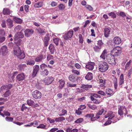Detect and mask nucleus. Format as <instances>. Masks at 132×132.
<instances>
[{"label": "nucleus", "mask_w": 132, "mask_h": 132, "mask_svg": "<svg viewBox=\"0 0 132 132\" xmlns=\"http://www.w3.org/2000/svg\"><path fill=\"white\" fill-rule=\"evenodd\" d=\"M14 54L20 59H23L25 57L24 53L21 51L20 47L18 46H17L14 49Z\"/></svg>", "instance_id": "1"}, {"label": "nucleus", "mask_w": 132, "mask_h": 132, "mask_svg": "<svg viewBox=\"0 0 132 132\" xmlns=\"http://www.w3.org/2000/svg\"><path fill=\"white\" fill-rule=\"evenodd\" d=\"M98 69L101 72H104L107 71L109 67L106 62L103 61L100 62L98 65Z\"/></svg>", "instance_id": "2"}, {"label": "nucleus", "mask_w": 132, "mask_h": 132, "mask_svg": "<svg viewBox=\"0 0 132 132\" xmlns=\"http://www.w3.org/2000/svg\"><path fill=\"white\" fill-rule=\"evenodd\" d=\"M107 62L112 65H116V63L114 56L111 54H108L106 58Z\"/></svg>", "instance_id": "3"}, {"label": "nucleus", "mask_w": 132, "mask_h": 132, "mask_svg": "<svg viewBox=\"0 0 132 132\" xmlns=\"http://www.w3.org/2000/svg\"><path fill=\"white\" fill-rule=\"evenodd\" d=\"M121 48L120 47H116L111 51V53L115 56H118L121 53Z\"/></svg>", "instance_id": "4"}, {"label": "nucleus", "mask_w": 132, "mask_h": 132, "mask_svg": "<svg viewBox=\"0 0 132 132\" xmlns=\"http://www.w3.org/2000/svg\"><path fill=\"white\" fill-rule=\"evenodd\" d=\"M73 33V31L72 30H70L63 36V38L65 40H67L71 38L72 37Z\"/></svg>", "instance_id": "5"}, {"label": "nucleus", "mask_w": 132, "mask_h": 132, "mask_svg": "<svg viewBox=\"0 0 132 132\" xmlns=\"http://www.w3.org/2000/svg\"><path fill=\"white\" fill-rule=\"evenodd\" d=\"M33 97L36 99H40L42 96L41 93L37 90H36L32 92Z\"/></svg>", "instance_id": "6"}, {"label": "nucleus", "mask_w": 132, "mask_h": 132, "mask_svg": "<svg viewBox=\"0 0 132 132\" xmlns=\"http://www.w3.org/2000/svg\"><path fill=\"white\" fill-rule=\"evenodd\" d=\"M34 32L33 30L30 29H26L24 31V35L27 37H29L32 35Z\"/></svg>", "instance_id": "7"}, {"label": "nucleus", "mask_w": 132, "mask_h": 132, "mask_svg": "<svg viewBox=\"0 0 132 132\" xmlns=\"http://www.w3.org/2000/svg\"><path fill=\"white\" fill-rule=\"evenodd\" d=\"M95 65L94 62H90L86 65V68L89 70H92L94 69Z\"/></svg>", "instance_id": "8"}, {"label": "nucleus", "mask_w": 132, "mask_h": 132, "mask_svg": "<svg viewBox=\"0 0 132 132\" xmlns=\"http://www.w3.org/2000/svg\"><path fill=\"white\" fill-rule=\"evenodd\" d=\"M0 51H1V52H2V54L3 55H6L8 52L7 48L6 46H2Z\"/></svg>", "instance_id": "9"}, {"label": "nucleus", "mask_w": 132, "mask_h": 132, "mask_svg": "<svg viewBox=\"0 0 132 132\" xmlns=\"http://www.w3.org/2000/svg\"><path fill=\"white\" fill-rule=\"evenodd\" d=\"M24 78V75L23 73L19 74L16 77V80L19 81L23 80Z\"/></svg>", "instance_id": "10"}, {"label": "nucleus", "mask_w": 132, "mask_h": 132, "mask_svg": "<svg viewBox=\"0 0 132 132\" xmlns=\"http://www.w3.org/2000/svg\"><path fill=\"white\" fill-rule=\"evenodd\" d=\"M110 28L109 27H106L104 29V35L106 37H108L110 34Z\"/></svg>", "instance_id": "11"}, {"label": "nucleus", "mask_w": 132, "mask_h": 132, "mask_svg": "<svg viewBox=\"0 0 132 132\" xmlns=\"http://www.w3.org/2000/svg\"><path fill=\"white\" fill-rule=\"evenodd\" d=\"M24 37V35L23 33L20 32H18L15 35L14 39L16 40L18 38H22Z\"/></svg>", "instance_id": "12"}, {"label": "nucleus", "mask_w": 132, "mask_h": 132, "mask_svg": "<svg viewBox=\"0 0 132 132\" xmlns=\"http://www.w3.org/2000/svg\"><path fill=\"white\" fill-rule=\"evenodd\" d=\"M34 56H32L31 57V59H30L27 62V65H34L35 63V62L34 60Z\"/></svg>", "instance_id": "13"}, {"label": "nucleus", "mask_w": 132, "mask_h": 132, "mask_svg": "<svg viewBox=\"0 0 132 132\" xmlns=\"http://www.w3.org/2000/svg\"><path fill=\"white\" fill-rule=\"evenodd\" d=\"M113 41L115 44H119L121 43V39L120 37L116 36L114 38Z\"/></svg>", "instance_id": "14"}, {"label": "nucleus", "mask_w": 132, "mask_h": 132, "mask_svg": "<svg viewBox=\"0 0 132 132\" xmlns=\"http://www.w3.org/2000/svg\"><path fill=\"white\" fill-rule=\"evenodd\" d=\"M12 85L10 84L8 85L3 86L1 87V89L2 90H9L12 87Z\"/></svg>", "instance_id": "15"}, {"label": "nucleus", "mask_w": 132, "mask_h": 132, "mask_svg": "<svg viewBox=\"0 0 132 132\" xmlns=\"http://www.w3.org/2000/svg\"><path fill=\"white\" fill-rule=\"evenodd\" d=\"M35 61L37 62H41L43 59V56L42 55H39L36 58H34Z\"/></svg>", "instance_id": "16"}, {"label": "nucleus", "mask_w": 132, "mask_h": 132, "mask_svg": "<svg viewBox=\"0 0 132 132\" xmlns=\"http://www.w3.org/2000/svg\"><path fill=\"white\" fill-rule=\"evenodd\" d=\"M2 12L4 15H7L10 14L11 11L9 9L5 8L3 9Z\"/></svg>", "instance_id": "17"}, {"label": "nucleus", "mask_w": 132, "mask_h": 132, "mask_svg": "<svg viewBox=\"0 0 132 132\" xmlns=\"http://www.w3.org/2000/svg\"><path fill=\"white\" fill-rule=\"evenodd\" d=\"M108 51L106 49H104L101 55L100 56V57L103 60H104L106 58V56L108 53Z\"/></svg>", "instance_id": "18"}, {"label": "nucleus", "mask_w": 132, "mask_h": 132, "mask_svg": "<svg viewBox=\"0 0 132 132\" xmlns=\"http://www.w3.org/2000/svg\"><path fill=\"white\" fill-rule=\"evenodd\" d=\"M6 23L8 27L10 28L13 26L12 21L10 19H8L6 20Z\"/></svg>", "instance_id": "19"}, {"label": "nucleus", "mask_w": 132, "mask_h": 132, "mask_svg": "<svg viewBox=\"0 0 132 132\" xmlns=\"http://www.w3.org/2000/svg\"><path fill=\"white\" fill-rule=\"evenodd\" d=\"M93 78V75L92 73L88 72L85 77V79L88 80H91Z\"/></svg>", "instance_id": "20"}, {"label": "nucleus", "mask_w": 132, "mask_h": 132, "mask_svg": "<svg viewBox=\"0 0 132 132\" xmlns=\"http://www.w3.org/2000/svg\"><path fill=\"white\" fill-rule=\"evenodd\" d=\"M51 54H53L54 52V45L52 44H51L48 48Z\"/></svg>", "instance_id": "21"}, {"label": "nucleus", "mask_w": 132, "mask_h": 132, "mask_svg": "<svg viewBox=\"0 0 132 132\" xmlns=\"http://www.w3.org/2000/svg\"><path fill=\"white\" fill-rule=\"evenodd\" d=\"M108 117H109L108 119L109 120L112 119L115 116L114 113L111 111L109 112L108 113Z\"/></svg>", "instance_id": "22"}, {"label": "nucleus", "mask_w": 132, "mask_h": 132, "mask_svg": "<svg viewBox=\"0 0 132 132\" xmlns=\"http://www.w3.org/2000/svg\"><path fill=\"white\" fill-rule=\"evenodd\" d=\"M26 67V65L25 64H20L18 66V69L19 71H21L24 70V69Z\"/></svg>", "instance_id": "23"}, {"label": "nucleus", "mask_w": 132, "mask_h": 132, "mask_svg": "<svg viewBox=\"0 0 132 132\" xmlns=\"http://www.w3.org/2000/svg\"><path fill=\"white\" fill-rule=\"evenodd\" d=\"M102 48V46H99L98 45H95L94 46L93 48L95 52H98L100 51L101 49Z\"/></svg>", "instance_id": "24"}, {"label": "nucleus", "mask_w": 132, "mask_h": 132, "mask_svg": "<svg viewBox=\"0 0 132 132\" xmlns=\"http://www.w3.org/2000/svg\"><path fill=\"white\" fill-rule=\"evenodd\" d=\"M125 106H121L120 108L119 109L118 111V114L120 115V116H122L123 114V110L125 109Z\"/></svg>", "instance_id": "25"}, {"label": "nucleus", "mask_w": 132, "mask_h": 132, "mask_svg": "<svg viewBox=\"0 0 132 132\" xmlns=\"http://www.w3.org/2000/svg\"><path fill=\"white\" fill-rule=\"evenodd\" d=\"M13 20L16 23H20L22 22V19L16 17H14Z\"/></svg>", "instance_id": "26"}, {"label": "nucleus", "mask_w": 132, "mask_h": 132, "mask_svg": "<svg viewBox=\"0 0 132 132\" xmlns=\"http://www.w3.org/2000/svg\"><path fill=\"white\" fill-rule=\"evenodd\" d=\"M11 94L10 90H8L4 93L3 95L4 97H6L9 96Z\"/></svg>", "instance_id": "27"}, {"label": "nucleus", "mask_w": 132, "mask_h": 132, "mask_svg": "<svg viewBox=\"0 0 132 132\" xmlns=\"http://www.w3.org/2000/svg\"><path fill=\"white\" fill-rule=\"evenodd\" d=\"M87 106L89 108L93 110H95L97 108V106L94 105H91L90 104H87Z\"/></svg>", "instance_id": "28"}, {"label": "nucleus", "mask_w": 132, "mask_h": 132, "mask_svg": "<svg viewBox=\"0 0 132 132\" xmlns=\"http://www.w3.org/2000/svg\"><path fill=\"white\" fill-rule=\"evenodd\" d=\"M43 5V3L42 2H39L36 3L34 5L35 7L37 8L42 7Z\"/></svg>", "instance_id": "29"}, {"label": "nucleus", "mask_w": 132, "mask_h": 132, "mask_svg": "<svg viewBox=\"0 0 132 132\" xmlns=\"http://www.w3.org/2000/svg\"><path fill=\"white\" fill-rule=\"evenodd\" d=\"M55 120L56 122H59L65 120V118L63 117H60L58 118H55Z\"/></svg>", "instance_id": "30"}, {"label": "nucleus", "mask_w": 132, "mask_h": 132, "mask_svg": "<svg viewBox=\"0 0 132 132\" xmlns=\"http://www.w3.org/2000/svg\"><path fill=\"white\" fill-rule=\"evenodd\" d=\"M41 74L44 75V76H47L48 73V70L47 69H45L44 70H42L41 71Z\"/></svg>", "instance_id": "31"}, {"label": "nucleus", "mask_w": 132, "mask_h": 132, "mask_svg": "<svg viewBox=\"0 0 132 132\" xmlns=\"http://www.w3.org/2000/svg\"><path fill=\"white\" fill-rule=\"evenodd\" d=\"M113 93V91L110 89H106V93L109 95H111V94H112Z\"/></svg>", "instance_id": "32"}, {"label": "nucleus", "mask_w": 132, "mask_h": 132, "mask_svg": "<svg viewBox=\"0 0 132 132\" xmlns=\"http://www.w3.org/2000/svg\"><path fill=\"white\" fill-rule=\"evenodd\" d=\"M27 104L29 106H32L34 104V103L32 100H28L27 101Z\"/></svg>", "instance_id": "33"}, {"label": "nucleus", "mask_w": 132, "mask_h": 132, "mask_svg": "<svg viewBox=\"0 0 132 132\" xmlns=\"http://www.w3.org/2000/svg\"><path fill=\"white\" fill-rule=\"evenodd\" d=\"M46 79L47 82H52L54 79V78L52 77H47Z\"/></svg>", "instance_id": "34"}, {"label": "nucleus", "mask_w": 132, "mask_h": 132, "mask_svg": "<svg viewBox=\"0 0 132 132\" xmlns=\"http://www.w3.org/2000/svg\"><path fill=\"white\" fill-rule=\"evenodd\" d=\"M90 98L92 101H93L96 104H99L100 103V101H98L94 98L93 96H90Z\"/></svg>", "instance_id": "35"}, {"label": "nucleus", "mask_w": 132, "mask_h": 132, "mask_svg": "<svg viewBox=\"0 0 132 132\" xmlns=\"http://www.w3.org/2000/svg\"><path fill=\"white\" fill-rule=\"evenodd\" d=\"M94 114L93 113H90L87 114L85 117L88 118H90L91 119L92 118L94 117Z\"/></svg>", "instance_id": "36"}, {"label": "nucleus", "mask_w": 132, "mask_h": 132, "mask_svg": "<svg viewBox=\"0 0 132 132\" xmlns=\"http://www.w3.org/2000/svg\"><path fill=\"white\" fill-rule=\"evenodd\" d=\"M104 110L103 109H102L101 110H99L98 112L96 113V116H99L101 115L104 112Z\"/></svg>", "instance_id": "37"}, {"label": "nucleus", "mask_w": 132, "mask_h": 132, "mask_svg": "<svg viewBox=\"0 0 132 132\" xmlns=\"http://www.w3.org/2000/svg\"><path fill=\"white\" fill-rule=\"evenodd\" d=\"M108 15L113 18H114L116 17V15L115 13L113 12H111L108 14Z\"/></svg>", "instance_id": "38"}, {"label": "nucleus", "mask_w": 132, "mask_h": 132, "mask_svg": "<svg viewBox=\"0 0 132 132\" xmlns=\"http://www.w3.org/2000/svg\"><path fill=\"white\" fill-rule=\"evenodd\" d=\"M37 30L38 32L40 34L45 33L44 30L43 29H42L41 28H39L37 29Z\"/></svg>", "instance_id": "39"}, {"label": "nucleus", "mask_w": 132, "mask_h": 132, "mask_svg": "<svg viewBox=\"0 0 132 132\" xmlns=\"http://www.w3.org/2000/svg\"><path fill=\"white\" fill-rule=\"evenodd\" d=\"M69 80L72 82L74 81V80L75 79V77L73 75H70L69 77Z\"/></svg>", "instance_id": "40"}, {"label": "nucleus", "mask_w": 132, "mask_h": 132, "mask_svg": "<svg viewBox=\"0 0 132 132\" xmlns=\"http://www.w3.org/2000/svg\"><path fill=\"white\" fill-rule=\"evenodd\" d=\"M60 39L58 38H55L53 39L54 43L56 45H58Z\"/></svg>", "instance_id": "41"}, {"label": "nucleus", "mask_w": 132, "mask_h": 132, "mask_svg": "<svg viewBox=\"0 0 132 132\" xmlns=\"http://www.w3.org/2000/svg\"><path fill=\"white\" fill-rule=\"evenodd\" d=\"M5 120L6 121L8 122H12L13 120V118L11 117H7L5 118Z\"/></svg>", "instance_id": "42"}, {"label": "nucleus", "mask_w": 132, "mask_h": 132, "mask_svg": "<svg viewBox=\"0 0 132 132\" xmlns=\"http://www.w3.org/2000/svg\"><path fill=\"white\" fill-rule=\"evenodd\" d=\"M29 48L33 50L35 48L34 45L32 43H30L28 45Z\"/></svg>", "instance_id": "43"}, {"label": "nucleus", "mask_w": 132, "mask_h": 132, "mask_svg": "<svg viewBox=\"0 0 132 132\" xmlns=\"http://www.w3.org/2000/svg\"><path fill=\"white\" fill-rule=\"evenodd\" d=\"M61 114H59L60 116H64L67 113V111L64 109L62 110L61 111Z\"/></svg>", "instance_id": "44"}, {"label": "nucleus", "mask_w": 132, "mask_h": 132, "mask_svg": "<svg viewBox=\"0 0 132 132\" xmlns=\"http://www.w3.org/2000/svg\"><path fill=\"white\" fill-rule=\"evenodd\" d=\"M5 31L3 29H0V36H3L5 35Z\"/></svg>", "instance_id": "45"}, {"label": "nucleus", "mask_w": 132, "mask_h": 132, "mask_svg": "<svg viewBox=\"0 0 132 132\" xmlns=\"http://www.w3.org/2000/svg\"><path fill=\"white\" fill-rule=\"evenodd\" d=\"M40 67L41 70H43L45 69L46 67H47V65L46 64L43 63L40 65Z\"/></svg>", "instance_id": "46"}, {"label": "nucleus", "mask_w": 132, "mask_h": 132, "mask_svg": "<svg viewBox=\"0 0 132 132\" xmlns=\"http://www.w3.org/2000/svg\"><path fill=\"white\" fill-rule=\"evenodd\" d=\"M97 93L101 95L104 96H105L106 95V94L102 90H100L97 92Z\"/></svg>", "instance_id": "47"}, {"label": "nucleus", "mask_w": 132, "mask_h": 132, "mask_svg": "<svg viewBox=\"0 0 132 132\" xmlns=\"http://www.w3.org/2000/svg\"><path fill=\"white\" fill-rule=\"evenodd\" d=\"M111 82H117V80L116 78L114 77L113 76H112L111 77Z\"/></svg>", "instance_id": "48"}, {"label": "nucleus", "mask_w": 132, "mask_h": 132, "mask_svg": "<svg viewBox=\"0 0 132 132\" xmlns=\"http://www.w3.org/2000/svg\"><path fill=\"white\" fill-rule=\"evenodd\" d=\"M59 7L60 10H63L64 9L65 7L63 4H61L59 6Z\"/></svg>", "instance_id": "49"}, {"label": "nucleus", "mask_w": 132, "mask_h": 132, "mask_svg": "<svg viewBox=\"0 0 132 132\" xmlns=\"http://www.w3.org/2000/svg\"><path fill=\"white\" fill-rule=\"evenodd\" d=\"M79 42L80 43H83V39L82 36L81 34H79Z\"/></svg>", "instance_id": "50"}, {"label": "nucleus", "mask_w": 132, "mask_h": 132, "mask_svg": "<svg viewBox=\"0 0 132 132\" xmlns=\"http://www.w3.org/2000/svg\"><path fill=\"white\" fill-rule=\"evenodd\" d=\"M73 118L72 115H70L69 117L67 118V119L69 121H71L73 120Z\"/></svg>", "instance_id": "51"}, {"label": "nucleus", "mask_w": 132, "mask_h": 132, "mask_svg": "<svg viewBox=\"0 0 132 132\" xmlns=\"http://www.w3.org/2000/svg\"><path fill=\"white\" fill-rule=\"evenodd\" d=\"M53 56L50 54L48 55L47 57V59L48 61L53 59Z\"/></svg>", "instance_id": "52"}, {"label": "nucleus", "mask_w": 132, "mask_h": 132, "mask_svg": "<svg viewBox=\"0 0 132 132\" xmlns=\"http://www.w3.org/2000/svg\"><path fill=\"white\" fill-rule=\"evenodd\" d=\"M46 127V126L44 125L43 124H41L39 125L37 127V128H42L43 129L44 128Z\"/></svg>", "instance_id": "53"}, {"label": "nucleus", "mask_w": 132, "mask_h": 132, "mask_svg": "<svg viewBox=\"0 0 132 132\" xmlns=\"http://www.w3.org/2000/svg\"><path fill=\"white\" fill-rule=\"evenodd\" d=\"M83 119L82 118H80L78 119L77 120L75 121V123H79L81 122L83 120Z\"/></svg>", "instance_id": "54"}, {"label": "nucleus", "mask_w": 132, "mask_h": 132, "mask_svg": "<svg viewBox=\"0 0 132 132\" xmlns=\"http://www.w3.org/2000/svg\"><path fill=\"white\" fill-rule=\"evenodd\" d=\"M27 108L25 106V104H23L21 108V110L22 111H23L24 110H26Z\"/></svg>", "instance_id": "55"}, {"label": "nucleus", "mask_w": 132, "mask_h": 132, "mask_svg": "<svg viewBox=\"0 0 132 132\" xmlns=\"http://www.w3.org/2000/svg\"><path fill=\"white\" fill-rule=\"evenodd\" d=\"M2 27L3 28H5L6 27V24L5 21V20H3L2 21V23L1 24Z\"/></svg>", "instance_id": "56"}, {"label": "nucleus", "mask_w": 132, "mask_h": 132, "mask_svg": "<svg viewBox=\"0 0 132 132\" xmlns=\"http://www.w3.org/2000/svg\"><path fill=\"white\" fill-rule=\"evenodd\" d=\"M5 39V37L4 36H0V43H2L4 42Z\"/></svg>", "instance_id": "57"}, {"label": "nucleus", "mask_w": 132, "mask_h": 132, "mask_svg": "<svg viewBox=\"0 0 132 132\" xmlns=\"http://www.w3.org/2000/svg\"><path fill=\"white\" fill-rule=\"evenodd\" d=\"M39 67L38 65H36L35 66V68H34V70L35 71H36L37 72L39 70Z\"/></svg>", "instance_id": "58"}, {"label": "nucleus", "mask_w": 132, "mask_h": 132, "mask_svg": "<svg viewBox=\"0 0 132 132\" xmlns=\"http://www.w3.org/2000/svg\"><path fill=\"white\" fill-rule=\"evenodd\" d=\"M24 10L26 12H28V11L29 6L27 5H25L24 6Z\"/></svg>", "instance_id": "59"}, {"label": "nucleus", "mask_w": 132, "mask_h": 132, "mask_svg": "<svg viewBox=\"0 0 132 132\" xmlns=\"http://www.w3.org/2000/svg\"><path fill=\"white\" fill-rule=\"evenodd\" d=\"M123 74H121L120 77V80L121 82H123Z\"/></svg>", "instance_id": "60"}, {"label": "nucleus", "mask_w": 132, "mask_h": 132, "mask_svg": "<svg viewBox=\"0 0 132 132\" xmlns=\"http://www.w3.org/2000/svg\"><path fill=\"white\" fill-rule=\"evenodd\" d=\"M100 117L99 116H96L95 117H93L91 119V121H95L96 120L98 119Z\"/></svg>", "instance_id": "61"}, {"label": "nucleus", "mask_w": 132, "mask_h": 132, "mask_svg": "<svg viewBox=\"0 0 132 132\" xmlns=\"http://www.w3.org/2000/svg\"><path fill=\"white\" fill-rule=\"evenodd\" d=\"M72 73L77 75H78L79 73V72L78 71L74 69H72Z\"/></svg>", "instance_id": "62"}, {"label": "nucleus", "mask_w": 132, "mask_h": 132, "mask_svg": "<svg viewBox=\"0 0 132 132\" xmlns=\"http://www.w3.org/2000/svg\"><path fill=\"white\" fill-rule=\"evenodd\" d=\"M112 122V121L111 120H108L106 121V122L104 123V125L105 126H106L109 124H110L111 122Z\"/></svg>", "instance_id": "63"}, {"label": "nucleus", "mask_w": 132, "mask_h": 132, "mask_svg": "<svg viewBox=\"0 0 132 132\" xmlns=\"http://www.w3.org/2000/svg\"><path fill=\"white\" fill-rule=\"evenodd\" d=\"M119 14L120 16L122 17H124L126 16V14L123 12H120Z\"/></svg>", "instance_id": "64"}]
</instances>
